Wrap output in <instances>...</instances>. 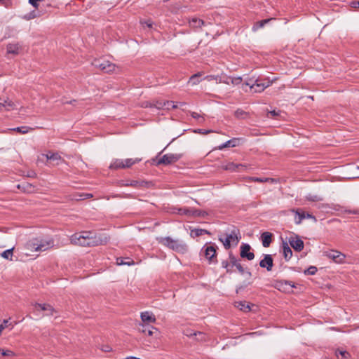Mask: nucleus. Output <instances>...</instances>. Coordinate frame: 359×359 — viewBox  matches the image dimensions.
<instances>
[{"label": "nucleus", "instance_id": "obj_1", "mask_svg": "<svg viewBox=\"0 0 359 359\" xmlns=\"http://www.w3.org/2000/svg\"><path fill=\"white\" fill-rule=\"evenodd\" d=\"M107 242V237H102L92 231H83L79 233H76L71 237V243L72 244L83 247L97 246L106 244Z\"/></svg>", "mask_w": 359, "mask_h": 359}, {"label": "nucleus", "instance_id": "obj_2", "mask_svg": "<svg viewBox=\"0 0 359 359\" xmlns=\"http://www.w3.org/2000/svg\"><path fill=\"white\" fill-rule=\"evenodd\" d=\"M159 243L178 253L184 254L188 251V246L185 243L174 240L170 236L161 238Z\"/></svg>", "mask_w": 359, "mask_h": 359}, {"label": "nucleus", "instance_id": "obj_3", "mask_svg": "<svg viewBox=\"0 0 359 359\" xmlns=\"http://www.w3.org/2000/svg\"><path fill=\"white\" fill-rule=\"evenodd\" d=\"M217 245L214 243H206L201 249V254L205 257L209 264H216L218 262L217 257Z\"/></svg>", "mask_w": 359, "mask_h": 359}, {"label": "nucleus", "instance_id": "obj_4", "mask_svg": "<svg viewBox=\"0 0 359 359\" xmlns=\"http://www.w3.org/2000/svg\"><path fill=\"white\" fill-rule=\"evenodd\" d=\"M54 241L52 238L48 240H41L38 239L33 240L30 243V246L34 248L35 251H45L53 246Z\"/></svg>", "mask_w": 359, "mask_h": 359}, {"label": "nucleus", "instance_id": "obj_5", "mask_svg": "<svg viewBox=\"0 0 359 359\" xmlns=\"http://www.w3.org/2000/svg\"><path fill=\"white\" fill-rule=\"evenodd\" d=\"M177 212L181 215H187L193 217H205L208 215L206 211L196 208H182L178 209Z\"/></svg>", "mask_w": 359, "mask_h": 359}, {"label": "nucleus", "instance_id": "obj_6", "mask_svg": "<svg viewBox=\"0 0 359 359\" xmlns=\"http://www.w3.org/2000/svg\"><path fill=\"white\" fill-rule=\"evenodd\" d=\"M183 157V154H167L163 155L156 163V165H168L177 162Z\"/></svg>", "mask_w": 359, "mask_h": 359}, {"label": "nucleus", "instance_id": "obj_7", "mask_svg": "<svg viewBox=\"0 0 359 359\" xmlns=\"http://www.w3.org/2000/svg\"><path fill=\"white\" fill-rule=\"evenodd\" d=\"M324 255L332 259L335 263L342 264L345 262L346 255L335 250L324 252Z\"/></svg>", "mask_w": 359, "mask_h": 359}, {"label": "nucleus", "instance_id": "obj_8", "mask_svg": "<svg viewBox=\"0 0 359 359\" xmlns=\"http://www.w3.org/2000/svg\"><path fill=\"white\" fill-rule=\"evenodd\" d=\"M272 84V81H271L269 78H260L258 77L255 79V93H261L264 90L265 88L269 87Z\"/></svg>", "mask_w": 359, "mask_h": 359}, {"label": "nucleus", "instance_id": "obj_9", "mask_svg": "<svg viewBox=\"0 0 359 359\" xmlns=\"http://www.w3.org/2000/svg\"><path fill=\"white\" fill-rule=\"evenodd\" d=\"M275 287L280 291L290 292L292 288L296 287L294 283L289 280H276Z\"/></svg>", "mask_w": 359, "mask_h": 359}, {"label": "nucleus", "instance_id": "obj_10", "mask_svg": "<svg viewBox=\"0 0 359 359\" xmlns=\"http://www.w3.org/2000/svg\"><path fill=\"white\" fill-rule=\"evenodd\" d=\"M288 242L291 247L297 252H301L304 249V241L297 234L290 236L288 238Z\"/></svg>", "mask_w": 359, "mask_h": 359}, {"label": "nucleus", "instance_id": "obj_11", "mask_svg": "<svg viewBox=\"0 0 359 359\" xmlns=\"http://www.w3.org/2000/svg\"><path fill=\"white\" fill-rule=\"evenodd\" d=\"M93 65L107 73L112 72L115 69L114 64L107 60H95Z\"/></svg>", "mask_w": 359, "mask_h": 359}, {"label": "nucleus", "instance_id": "obj_12", "mask_svg": "<svg viewBox=\"0 0 359 359\" xmlns=\"http://www.w3.org/2000/svg\"><path fill=\"white\" fill-rule=\"evenodd\" d=\"M251 246L248 243H242L240 247V256L241 258L247 259L249 261L255 258L254 252H251Z\"/></svg>", "mask_w": 359, "mask_h": 359}, {"label": "nucleus", "instance_id": "obj_13", "mask_svg": "<svg viewBox=\"0 0 359 359\" xmlns=\"http://www.w3.org/2000/svg\"><path fill=\"white\" fill-rule=\"evenodd\" d=\"M137 330L140 332L144 333L148 336H152L154 332H158L157 328L144 323H139L137 325Z\"/></svg>", "mask_w": 359, "mask_h": 359}, {"label": "nucleus", "instance_id": "obj_14", "mask_svg": "<svg viewBox=\"0 0 359 359\" xmlns=\"http://www.w3.org/2000/svg\"><path fill=\"white\" fill-rule=\"evenodd\" d=\"M259 266L265 268L268 271H271L273 266V259L271 255H264V258L259 262Z\"/></svg>", "mask_w": 359, "mask_h": 359}, {"label": "nucleus", "instance_id": "obj_15", "mask_svg": "<svg viewBox=\"0 0 359 359\" xmlns=\"http://www.w3.org/2000/svg\"><path fill=\"white\" fill-rule=\"evenodd\" d=\"M229 259L231 262V266H235L241 274L245 273V269L240 263V261L236 259L231 252L229 254Z\"/></svg>", "mask_w": 359, "mask_h": 359}, {"label": "nucleus", "instance_id": "obj_16", "mask_svg": "<svg viewBox=\"0 0 359 359\" xmlns=\"http://www.w3.org/2000/svg\"><path fill=\"white\" fill-rule=\"evenodd\" d=\"M273 235L272 233L269 231H264L261 234L260 239L262 243V245L264 248H268L270 246L271 243L273 241Z\"/></svg>", "mask_w": 359, "mask_h": 359}, {"label": "nucleus", "instance_id": "obj_17", "mask_svg": "<svg viewBox=\"0 0 359 359\" xmlns=\"http://www.w3.org/2000/svg\"><path fill=\"white\" fill-rule=\"evenodd\" d=\"M293 212H295L296 215L298 216V218L295 217L294 222L296 224H301L302 221L305 218H311L316 220L315 216L310 213H305L303 211H300L299 210H292Z\"/></svg>", "mask_w": 359, "mask_h": 359}, {"label": "nucleus", "instance_id": "obj_18", "mask_svg": "<svg viewBox=\"0 0 359 359\" xmlns=\"http://www.w3.org/2000/svg\"><path fill=\"white\" fill-rule=\"evenodd\" d=\"M34 311H50L52 312H56V310L49 304H39L35 303L33 304Z\"/></svg>", "mask_w": 359, "mask_h": 359}, {"label": "nucleus", "instance_id": "obj_19", "mask_svg": "<svg viewBox=\"0 0 359 359\" xmlns=\"http://www.w3.org/2000/svg\"><path fill=\"white\" fill-rule=\"evenodd\" d=\"M230 241L234 243V245H237L241 238L240 230L238 229H233L229 234L226 235Z\"/></svg>", "mask_w": 359, "mask_h": 359}, {"label": "nucleus", "instance_id": "obj_20", "mask_svg": "<svg viewBox=\"0 0 359 359\" xmlns=\"http://www.w3.org/2000/svg\"><path fill=\"white\" fill-rule=\"evenodd\" d=\"M141 319L142 323L144 324H149L150 323H155L156 322V318L154 315H152L151 313L149 311H144L141 313Z\"/></svg>", "mask_w": 359, "mask_h": 359}, {"label": "nucleus", "instance_id": "obj_21", "mask_svg": "<svg viewBox=\"0 0 359 359\" xmlns=\"http://www.w3.org/2000/svg\"><path fill=\"white\" fill-rule=\"evenodd\" d=\"M282 249L284 259L286 261H289L292 257V251L290 247L288 245L287 243L283 241L282 243Z\"/></svg>", "mask_w": 359, "mask_h": 359}, {"label": "nucleus", "instance_id": "obj_22", "mask_svg": "<svg viewBox=\"0 0 359 359\" xmlns=\"http://www.w3.org/2000/svg\"><path fill=\"white\" fill-rule=\"evenodd\" d=\"M21 49V46L17 43H8L6 46V51L8 54H12L17 55L20 53V50Z\"/></svg>", "mask_w": 359, "mask_h": 359}, {"label": "nucleus", "instance_id": "obj_23", "mask_svg": "<svg viewBox=\"0 0 359 359\" xmlns=\"http://www.w3.org/2000/svg\"><path fill=\"white\" fill-rule=\"evenodd\" d=\"M239 142H240V140L238 138H232V139L226 141L224 144L218 146L217 148L219 150H222L226 147H235L238 146Z\"/></svg>", "mask_w": 359, "mask_h": 359}, {"label": "nucleus", "instance_id": "obj_24", "mask_svg": "<svg viewBox=\"0 0 359 359\" xmlns=\"http://www.w3.org/2000/svg\"><path fill=\"white\" fill-rule=\"evenodd\" d=\"M245 165L243 164H236L233 162H229L222 165V168L225 170L231 172L238 170L240 168H243Z\"/></svg>", "mask_w": 359, "mask_h": 359}, {"label": "nucleus", "instance_id": "obj_25", "mask_svg": "<svg viewBox=\"0 0 359 359\" xmlns=\"http://www.w3.org/2000/svg\"><path fill=\"white\" fill-rule=\"evenodd\" d=\"M45 11L38 9V11H32L24 15L23 19L30 20L36 18L41 17Z\"/></svg>", "mask_w": 359, "mask_h": 359}, {"label": "nucleus", "instance_id": "obj_26", "mask_svg": "<svg viewBox=\"0 0 359 359\" xmlns=\"http://www.w3.org/2000/svg\"><path fill=\"white\" fill-rule=\"evenodd\" d=\"M235 306L244 312H249L251 311L250 304L246 301L237 302L235 303Z\"/></svg>", "mask_w": 359, "mask_h": 359}, {"label": "nucleus", "instance_id": "obj_27", "mask_svg": "<svg viewBox=\"0 0 359 359\" xmlns=\"http://www.w3.org/2000/svg\"><path fill=\"white\" fill-rule=\"evenodd\" d=\"M116 264L121 266V265H127V266H132L135 264V262L133 259L130 257H117L116 258Z\"/></svg>", "mask_w": 359, "mask_h": 359}, {"label": "nucleus", "instance_id": "obj_28", "mask_svg": "<svg viewBox=\"0 0 359 359\" xmlns=\"http://www.w3.org/2000/svg\"><path fill=\"white\" fill-rule=\"evenodd\" d=\"M273 20H275V18H271L255 22L252 27V31H257L259 29L262 28L265 25L268 24L270 21Z\"/></svg>", "mask_w": 359, "mask_h": 359}, {"label": "nucleus", "instance_id": "obj_29", "mask_svg": "<svg viewBox=\"0 0 359 359\" xmlns=\"http://www.w3.org/2000/svg\"><path fill=\"white\" fill-rule=\"evenodd\" d=\"M17 188L22 190L25 193H32L34 189V187L32 186V184L28 182H23L22 184H18Z\"/></svg>", "mask_w": 359, "mask_h": 359}, {"label": "nucleus", "instance_id": "obj_30", "mask_svg": "<svg viewBox=\"0 0 359 359\" xmlns=\"http://www.w3.org/2000/svg\"><path fill=\"white\" fill-rule=\"evenodd\" d=\"M203 234L211 235V233L209 231L203 229H194L191 230L190 233L191 236L193 238L198 237Z\"/></svg>", "mask_w": 359, "mask_h": 359}, {"label": "nucleus", "instance_id": "obj_31", "mask_svg": "<svg viewBox=\"0 0 359 359\" xmlns=\"http://www.w3.org/2000/svg\"><path fill=\"white\" fill-rule=\"evenodd\" d=\"M109 168L111 169H124V161L121 159H115L110 165Z\"/></svg>", "mask_w": 359, "mask_h": 359}, {"label": "nucleus", "instance_id": "obj_32", "mask_svg": "<svg viewBox=\"0 0 359 359\" xmlns=\"http://www.w3.org/2000/svg\"><path fill=\"white\" fill-rule=\"evenodd\" d=\"M189 24L191 27L197 28L204 25L205 22L201 19L194 18L189 21Z\"/></svg>", "mask_w": 359, "mask_h": 359}, {"label": "nucleus", "instance_id": "obj_33", "mask_svg": "<svg viewBox=\"0 0 359 359\" xmlns=\"http://www.w3.org/2000/svg\"><path fill=\"white\" fill-rule=\"evenodd\" d=\"M13 131H16L21 134H26L29 131L33 130L34 129L28 126H20L11 129Z\"/></svg>", "mask_w": 359, "mask_h": 359}, {"label": "nucleus", "instance_id": "obj_34", "mask_svg": "<svg viewBox=\"0 0 359 359\" xmlns=\"http://www.w3.org/2000/svg\"><path fill=\"white\" fill-rule=\"evenodd\" d=\"M140 158H127L125 161H123L125 168H130L133 165L140 162Z\"/></svg>", "mask_w": 359, "mask_h": 359}, {"label": "nucleus", "instance_id": "obj_35", "mask_svg": "<svg viewBox=\"0 0 359 359\" xmlns=\"http://www.w3.org/2000/svg\"><path fill=\"white\" fill-rule=\"evenodd\" d=\"M222 268L225 269H226V272L227 273H231L233 272L231 268L233 266H231V262L229 261H227V260H223L222 261Z\"/></svg>", "mask_w": 359, "mask_h": 359}, {"label": "nucleus", "instance_id": "obj_36", "mask_svg": "<svg viewBox=\"0 0 359 359\" xmlns=\"http://www.w3.org/2000/svg\"><path fill=\"white\" fill-rule=\"evenodd\" d=\"M219 241L223 243L224 247L226 250H228L231 248V241L228 237L226 236L225 238H224L223 236H219Z\"/></svg>", "mask_w": 359, "mask_h": 359}, {"label": "nucleus", "instance_id": "obj_37", "mask_svg": "<svg viewBox=\"0 0 359 359\" xmlns=\"http://www.w3.org/2000/svg\"><path fill=\"white\" fill-rule=\"evenodd\" d=\"M14 103L11 100H5L4 102H0V109L5 107L6 110H10L14 108Z\"/></svg>", "mask_w": 359, "mask_h": 359}, {"label": "nucleus", "instance_id": "obj_38", "mask_svg": "<svg viewBox=\"0 0 359 359\" xmlns=\"http://www.w3.org/2000/svg\"><path fill=\"white\" fill-rule=\"evenodd\" d=\"M251 180L252 182H276L275 179L269 178V177L260 178V177H254L251 178Z\"/></svg>", "mask_w": 359, "mask_h": 359}, {"label": "nucleus", "instance_id": "obj_39", "mask_svg": "<svg viewBox=\"0 0 359 359\" xmlns=\"http://www.w3.org/2000/svg\"><path fill=\"white\" fill-rule=\"evenodd\" d=\"M201 76V74L199 73L192 75L189 78V83L191 84L192 86L198 84L200 82L199 78Z\"/></svg>", "mask_w": 359, "mask_h": 359}, {"label": "nucleus", "instance_id": "obj_40", "mask_svg": "<svg viewBox=\"0 0 359 359\" xmlns=\"http://www.w3.org/2000/svg\"><path fill=\"white\" fill-rule=\"evenodd\" d=\"M13 248H11V249H8V250L4 251L1 254V256L6 259L11 260L12 256H13Z\"/></svg>", "mask_w": 359, "mask_h": 359}, {"label": "nucleus", "instance_id": "obj_41", "mask_svg": "<svg viewBox=\"0 0 359 359\" xmlns=\"http://www.w3.org/2000/svg\"><path fill=\"white\" fill-rule=\"evenodd\" d=\"M306 198L309 201L318 202L322 201V198L318 195L309 194L306 196Z\"/></svg>", "mask_w": 359, "mask_h": 359}, {"label": "nucleus", "instance_id": "obj_42", "mask_svg": "<svg viewBox=\"0 0 359 359\" xmlns=\"http://www.w3.org/2000/svg\"><path fill=\"white\" fill-rule=\"evenodd\" d=\"M255 85V79L254 78L248 79L243 86H249L252 90L254 91Z\"/></svg>", "mask_w": 359, "mask_h": 359}, {"label": "nucleus", "instance_id": "obj_43", "mask_svg": "<svg viewBox=\"0 0 359 359\" xmlns=\"http://www.w3.org/2000/svg\"><path fill=\"white\" fill-rule=\"evenodd\" d=\"M165 101L156 100V101L154 102V104H152L154 106L155 108H156L158 109H165Z\"/></svg>", "mask_w": 359, "mask_h": 359}, {"label": "nucleus", "instance_id": "obj_44", "mask_svg": "<svg viewBox=\"0 0 359 359\" xmlns=\"http://www.w3.org/2000/svg\"><path fill=\"white\" fill-rule=\"evenodd\" d=\"M318 269L314 266H310L306 270L304 271V273L306 275H315L317 272Z\"/></svg>", "mask_w": 359, "mask_h": 359}, {"label": "nucleus", "instance_id": "obj_45", "mask_svg": "<svg viewBox=\"0 0 359 359\" xmlns=\"http://www.w3.org/2000/svg\"><path fill=\"white\" fill-rule=\"evenodd\" d=\"M47 158L50 161H58L61 159V156L58 153H51L50 154H47Z\"/></svg>", "mask_w": 359, "mask_h": 359}, {"label": "nucleus", "instance_id": "obj_46", "mask_svg": "<svg viewBox=\"0 0 359 359\" xmlns=\"http://www.w3.org/2000/svg\"><path fill=\"white\" fill-rule=\"evenodd\" d=\"M143 184H147V182H140L136 181V180H132V181H130V183L126 184V186H130V187H139V186H143Z\"/></svg>", "mask_w": 359, "mask_h": 359}, {"label": "nucleus", "instance_id": "obj_47", "mask_svg": "<svg viewBox=\"0 0 359 359\" xmlns=\"http://www.w3.org/2000/svg\"><path fill=\"white\" fill-rule=\"evenodd\" d=\"M246 114H247V112H245L244 110H243L241 109H238L234 112L235 116L238 118H244V116Z\"/></svg>", "mask_w": 359, "mask_h": 359}, {"label": "nucleus", "instance_id": "obj_48", "mask_svg": "<svg viewBox=\"0 0 359 359\" xmlns=\"http://www.w3.org/2000/svg\"><path fill=\"white\" fill-rule=\"evenodd\" d=\"M0 355L2 356H13L15 355V353L8 349L4 350L2 348H0Z\"/></svg>", "mask_w": 359, "mask_h": 359}, {"label": "nucleus", "instance_id": "obj_49", "mask_svg": "<svg viewBox=\"0 0 359 359\" xmlns=\"http://www.w3.org/2000/svg\"><path fill=\"white\" fill-rule=\"evenodd\" d=\"M165 109L170 110L177 108V106L172 101H165Z\"/></svg>", "mask_w": 359, "mask_h": 359}, {"label": "nucleus", "instance_id": "obj_50", "mask_svg": "<svg viewBox=\"0 0 359 359\" xmlns=\"http://www.w3.org/2000/svg\"><path fill=\"white\" fill-rule=\"evenodd\" d=\"M191 116L194 118L198 120V121L200 123H202L205 121L204 118L201 115H200L199 114H198L196 112H194V111L191 112Z\"/></svg>", "mask_w": 359, "mask_h": 359}, {"label": "nucleus", "instance_id": "obj_51", "mask_svg": "<svg viewBox=\"0 0 359 359\" xmlns=\"http://www.w3.org/2000/svg\"><path fill=\"white\" fill-rule=\"evenodd\" d=\"M280 111L272 110L267 113V117L270 118H273L278 116L280 115Z\"/></svg>", "mask_w": 359, "mask_h": 359}, {"label": "nucleus", "instance_id": "obj_52", "mask_svg": "<svg viewBox=\"0 0 359 359\" xmlns=\"http://www.w3.org/2000/svg\"><path fill=\"white\" fill-rule=\"evenodd\" d=\"M229 79L231 80V83L233 85H238V84L241 83V82H242V78L240 76L229 78Z\"/></svg>", "mask_w": 359, "mask_h": 359}, {"label": "nucleus", "instance_id": "obj_53", "mask_svg": "<svg viewBox=\"0 0 359 359\" xmlns=\"http://www.w3.org/2000/svg\"><path fill=\"white\" fill-rule=\"evenodd\" d=\"M343 207H340L339 206V208H337V210H341V211H344L345 212H348V213H350V214H359V210H347V209H344L343 210Z\"/></svg>", "mask_w": 359, "mask_h": 359}, {"label": "nucleus", "instance_id": "obj_54", "mask_svg": "<svg viewBox=\"0 0 359 359\" xmlns=\"http://www.w3.org/2000/svg\"><path fill=\"white\" fill-rule=\"evenodd\" d=\"M29 4H31L34 8L39 9V0H28Z\"/></svg>", "mask_w": 359, "mask_h": 359}, {"label": "nucleus", "instance_id": "obj_55", "mask_svg": "<svg viewBox=\"0 0 359 359\" xmlns=\"http://www.w3.org/2000/svg\"><path fill=\"white\" fill-rule=\"evenodd\" d=\"M339 353L342 355L344 358H346L348 356H349V353L346 351H339Z\"/></svg>", "mask_w": 359, "mask_h": 359}, {"label": "nucleus", "instance_id": "obj_56", "mask_svg": "<svg viewBox=\"0 0 359 359\" xmlns=\"http://www.w3.org/2000/svg\"><path fill=\"white\" fill-rule=\"evenodd\" d=\"M152 104H154V102H144L143 106L145 107H154Z\"/></svg>", "mask_w": 359, "mask_h": 359}, {"label": "nucleus", "instance_id": "obj_57", "mask_svg": "<svg viewBox=\"0 0 359 359\" xmlns=\"http://www.w3.org/2000/svg\"><path fill=\"white\" fill-rule=\"evenodd\" d=\"M351 7L354 8H359V1H352Z\"/></svg>", "mask_w": 359, "mask_h": 359}, {"label": "nucleus", "instance_id": "obj_58", "mask_svg": "<svg viewBox=\"0 0 359 359\" xmlns=\"http://www.w3.org/2000/svg\"><path fill=\"white\" fill-rule=\"evenodd\" d=\"M195 132L200 133V134H208V133H210V130H204L203 129H198V130H196Z\"/></svg>", "mask_w": 359, "mask_h": 359}, {"label": "nucleus", "instance_id": "obj_59", "mask_svg": "<svg viewBox=\"0 0 359 359\" xmlns=\"http://www.w3.org/2000/svg\"><path fill=\"white\" fill-rule=\"evenodd\" d=\"M46 313H44L43 315V316H53L54 313H57V311H56V312H52L50 311H45Z\"/></svg>", "mask_w": 359, "mask_h": 359}, {"label": "nucleus", "instance_id": "obj_60", "mask_svg": "<svg viewBox=\"0 0 359 359\" xmlns=\"http://www.w3.org/2000/svg\"><path fill=\"white\" fill-rule=\"evenodd\" d=\"M102 350L104 352H109L111 350V348L109 346H104Z\"/></svg>", "mask_w": 359, "mask_h": 359}, {"label": "nucleus", "instance_id": "obj_61", "mask_svg": "<svg viewBox=\"0 0 359 359\" xmlns=\"http://www.w3.org/2000/svg\"><path fill=\"white\" fill-rule=\"evenodd\" d=\"M36 176V174L34 171H29L27 174V177H35Z\"/></svg>", "mask_w": 359, "mask_h": 359}, {"label": "nucleus", "instance_id": "obj_62", "mask_svg": "<svg viewBox=\"0 0 359 359\" xmlns=\"http://www.w3.org/2000/svg\"><path fill=\"white\" fill-rule=\"evenodd\" d=\"M245 287V286H243V285L238 286L236 288V293H238L240 291L244 290Z\"/></svg>", "mask_w": 359, "mask_h": 359}, {"label": "nucleus", "instance_id": "obj_63", "mask_svg": "<svg viewBox=\"0 0 359 359\" xmlns=\"http://www.w3.org/2000/svg\"><path fill=\"white\" fill-rule=\"evenodd\" d=\"M174 140H175V138H174V139H173V140H172V141H171V142H170V143H169V144H168V145H167V146H166V147H165V148H164L161 151V152H159V153L158 154V156H156V158H157L158 156H160V155H161V154H162V153H163V152L166 149V148H167V147H168L171 144V142H172V141H174Z\"/></svg>", "mask_w": 359, "mask_h": 359}, {"label": "nucleus", "instance_id": "obj_64", "mask_svg": "<svg viewBox=\"0 0 359 359\" xmlns=\"http://www.w3.org/2000/svg\"><path fill=\"white\" fill-rule=\"evenodd\" d=\"M217 76L215 77L214 76L210 75V76H206V79H207L208 81H210V80H212V79H217Z\"/></svg>", "mask_w": 359, "mask_h": 359}]
</instances>
